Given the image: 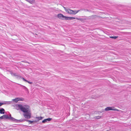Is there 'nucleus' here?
I'll list each match as a JSON object with an SVG mask.
<instances>
[{
    "label": "nucleus",
    "instance_id": "obj_1",
    "mask_svg": "<svg viewBox=\"0 0 131 131\" xmlns=\"http://www.w3.org/2000/svg\"><path fill=\"white\" fill-rule=\"evenodd\" d=\"M18 106L21 111L24 113L23 115L25 118L29 119L31 117V113L30 109L29 106H23L21 104H18Z\"/></svg>",
    "mask_w": 131,
    "mask_h": 131
},
{
    "label": "nucleus",
    "instance_id": "obj_2",
    "mask_svg": "<svg viewBox=\"0 0 131 131\" xmlns=\"http://www.w3.org/2000/svg\"><path fill=\"white\" fill-rule=\"evenodd\" d=\"M79 11V10H78L77 11H75L72 10L71 9H69L67 10H66V12H67L69 14H75L76 13H78V12Z\"/></svg>",
    "mask_w": 131,
    "mask_h": 131
},
{
    "label": "nucleus",
    "instance_id": "obj_3",
    "mask_svg": "<svg viewBox=\"0 0 131 131\" xmlns=\"http://www.w3.org/2000/svg\"><path fill=\"white\" fill-rule=\"evenodd\" d=\"M57 17L60 19L64 20L65 16H64L61 14H58Z\"/></svg>",
    "mask_w": 131,
    "mask_h": 131
},
{
    "label": "nucleus",
    "instance_id": "obj_4",
    "mask_svg": "<svg viewBox=\"0 0 131 131\" xmlns=\"http://www.w3.org/2000/svg\"><path fill=\"white\" fill-rule=\"evenodd\" d=\"M9 120L11 121L16 122V119L11 116V114L9 112Z\"/></svg>",
    "mask_w": 131,
    "mask_h": 131
},
{
    "label": "nucleus",
    "instance_id": "obj_5",
    "mask_svg": "<svg viewBox=\"0 0 131 131\" xmlns=\"http://www.w3.org/2000/svg\"><path fill=\"white\" fill-rule=\"evenodd\" d=\"M52 119L51 118H48L45 119L44 120H43L42 121V123H46V122L48 121H50Z\"/></svg>",
    "mask_w": 131,
    "mask_h": 131
},
{
    "label": "nucleus",
    "instance_id": "obj_6",
    "mask_svg": "<svg viewBox=\"0 0 131 131\" xmlns=\"http://www.w3.org/2000/svg\"><path fill=\"white\" fill-rule=\"evenodd\" d=\"M75 19V18L74 17H69L65 16L64 20H71Z\"/></svg>",
    "mask_w": 131,
    "mask_h": 131
},
{
    "label": "nucleus",
    "instance_id": "obj_7",
    "mask_svg": "<svg viewBox=\"0 0 131 131\" xmlns=\"http://www.w3.org/2000/svg\"><path fill=\"white\" fill-rule=\"evenodd\" d=\"M8 119V115H4L3 116L0 117V119Z\"/></svg>",
    "mask_w": 131,
    "mask_h": 131
},
{
    "label": "nucleus",
    "instance_id": "obj_8",
    "mask_svg": "<svg viewBox=\"0 0 131 131\" xmlns=\"http://www.w3.org/2000/svg\"><path fill=\"white\" fill-rule=\"evenodd\" d=\"M105 110L106 111H108L109 110H115V109H113L112 107H106L105 109Z\"/></svg>",
    "mask_w": 131,
    "mask_h": 131
},
{
    "label": "nucleus",
    "instance_id": "obj_9",
    "mask_svg": "<svg viewBox=\"0 0 131 131\" xmlns=\"http://www.w3.org/2000/svg\"><path fill=\"white\" fill-rule=\"evenodd\" d=\"M10 72L11 75L13 76H14L15 77H16L17 78H18L19 76L16 73H14L13 72H11V71H10Z\"/></svg>",
    "mask_w": 131,
    "mask_h": 131
},
{
    "label": "nucleus",
    "instance_id": "obj_10",
    "mask_svg": "<svg viewBox=\"0 0 131 131\" xmlns=\"http://www.w3.org/2000/svg\"><path fill=\"white\" fill-rule=\"evenodd\" d=\"M5 110L2 108H0V113L1 114H4L5 113Z\"/></svg>",
    "mask_w": 131,
    "mask_h": 131
},
{
    "label": "nucleus",
    "instance_id": "obj_11",
    "mask_svg": "<svg viewBox=\"0 0 131 131\" xmlns=\"http://www.w3.org/2000/svg\"><path fill=\"white\" fill-rule=\"evenodd\" d=\"M24 121V120L23 119H20V120H17L16 119V123H20V122H23Z\"/></svg>",
    "mask_w": 131,
    "mask_h": 131
},
{
    "label": "nucleus",
    "instance_id": "obj_12",
    "mask_svg": "<svg viewBox=\"0 0 131 131\" xmlns=\"http://www.w3.org/2000/svg\"><path fill=\"white\" fill-rule=\"evenodd\" d=\"M21 87H22L23 88V89H24L26 91H28V89L25 86L23 85H21Z\"/></svg>",
    "mask_w": 131,
    "mask_h": 131
},
{
    "label": "nucleus",
    "instance_id": "obj_13",
    "mask_svg": "<svg viewBox=\"0 0 131 131\" xmlns=\"http://www.w3.org/2000/svg\"><path fill=\"white\" fill-rule=\"evenodd\" d=\"M43 117H36V119H37L38 120V121H39L40 120H41L42 119Z\"/></svg>",
    "mask_w": 131,
    "mask_h": 131
},
{
    "label": "nucleus",
    "instance_id": "obj_14",
    "mask_svg": "<svg viewBox=\"0 0 131 131\" xmlns=\"http://www.w3.org/2000/svg\"><path fill=\"white\" fill-rule=\"evenodd\" d=\"M27 122H28L30 124H32L34 123V122H36V121H31L30 120H27Z\"/></svg>",
    "mask_w": 131,
    "mask_h": 131
},
{
    "label": "nucleus",
    "instance_id": "obj_15",
    "mask_svg": "<svg viewBox=\"0 0 131 131\" xmlns=\"http://www.w3.org/2000/svg\"><path fill=\"white\" fill-rule=\"evenodd\" d=\"M13 101L16 103L17 102L19 101L18 97L13 99Z\"/></svg>",
    "mask_w": 131,
    "mask_h": 131
},
{
    "label": "nucleus",
    "instance_id": "obj_16",
    "mask_svg": "<svg viewBox=\"0 0 131 131\" xmlns=\"http://www.w3.org/2000/svg\"><path fill=\"white\" fill-rule=\"evenodd\" d=\"M18 99L19 101H23L24 100V99L22 97H18Z\"/></svg>",
    "mask_w": 131,
    "mask_h": 131
},
{
    "label": "nucleus",
    "instance_id": "obj_17",
    "mask_svg": "<svg viewBox=\"0 0 131 131\" xmlns=\"http://www.w3.org/2000/svg\"><path fill=\"white\" fill-rule=\"evenodd\" d=\"M27 1L31 4H32V3L33 2V0H27Z\"/></svg>",
    "mask_w": 131,
    "mask_h": 131
},
{
    "label": "nucleus",
    "instance_id": "obj_18",
    "mask_svg": "<svg viewBox=\"0 0 131 131\" xmlns=\"http://www.w3.org/2000/svg\"><path fill=\"white\" fill-rule=\"evenodd\" d=\"M110 37L112 38L116 39L118 37L116 36H114L111 37Z\"/></svg>",
    "mask_w": 131,
    "mask_h": 131
},
{
    "label": "nucleus",
    "instance_id": "obj_19",
    "mask_svg": "<svg viewBox=\"0 0 131 131\" xmlns=\"http://www.w3.org/2000/svg\"><path fill=\"white\" fill-rule=\"evenodd\" d=\"M22 79L23 80L27 82V81H28V80H27L26 79H25L24 78H22Z\"/></svg>",
    "mask_w": 131,
    "mask_h": 131
},
{
    "label": "nucleus",
    "instance_id": "obj_20",
    "mask_svg": "<svg viewBox=\"0 0 131 131\" xmlns=\"http://www.w3.org/2000/svg\"><path fill=\"white\" fill-rule=\"evenodd\" d=\"M4 104V103H3L0 102V107L2 105Z\"/></svg>",
    "mask_w": 131,
    "mask_h": 131
},
{
    "label": "nucleus",
    "instance_id": "obj_21",
    "mask_svg": "<svg viewBox=\"0 0 131 131\" xmlns=\"http://www.w3.org/2000/svg\"><path fill=\"white\" fill-rule=\"evenodd\" d=\"M27 82L29 84H31L32 83V82H30L28 81H27Z\"/></svg>",
    "mask_w": 131,
    "mask_h": 131
},
{
    "label": "nucleus",
    "instance_id": "obj_22",
    "mask_svg": "<svg viewBox=\"0 0 131 131\" xmlns=\"http://www.w3.org/2000/svg\"><path fill=\"white\" fill-rule=\"evenodd\" d=\"M96 118L97 119H99L101 117L100 116H96Z\"/></svg>",
    "mask_w": 131,
    "mask_h": 131
},
{
    "label": "nucleus",
    "instance_id": "obj_23",
    "mask_svg": "<svg viewBox=\"0 0 131 131\" xmlns=\"http://www.w3.org/2000/svg\"><path fill=\"white\" fill-rule=\"evenodd\" d=\"M8 102H9V103H10V102L8 101Z\"/></svg>",
    "mask_w": 131,
    "mask_h": 131
}]
</instances>
